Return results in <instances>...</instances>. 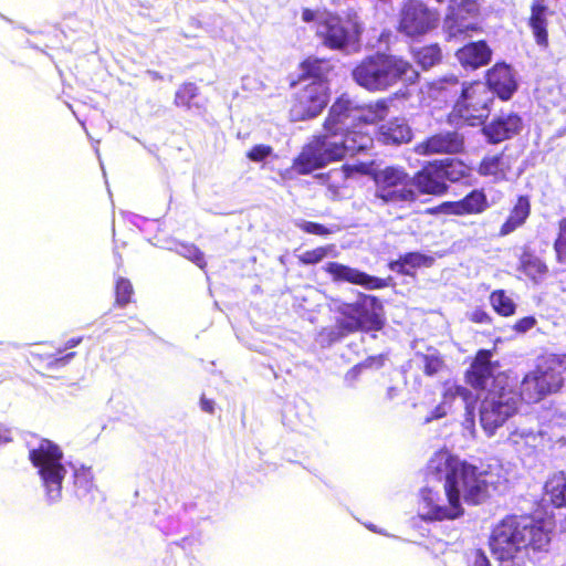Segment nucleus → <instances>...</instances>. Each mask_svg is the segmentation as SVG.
<instances>
[{"mask_svg": "<svg viewBox=\"0 0 566 566\" xmlns=\"http://www.w3.org/2000/svg\"><path fill=\"white\" fill-rule=\"evenodd\" d=\"M427 485L420 491L418 515L424 521L454 520L463 514L462 500L479 504L500 489V479L451 454L437 451L427 465Z\"/></svg>", "mask_w": 566, "mask_h": 566, "instance_id": "nucleus-1", "label": "nucleus"}, {"mask_svg": "<svg viewBox=\"0 0 566 566\" xmlns=\"http://www.w3.org/2000/svg\"><path fill=\"white\" fill-rule=\"evenodd\" d=\"M387 114L388 103L385 99L360 105L347 94L342 95L329 109L324 134L302 150L294 161V169L303 175L310 174L346 155L368 150L374 140L364 129L365 125L377 123Z\"/></svg>", "mask_w": 566, "mask_h": 566, "instance_id": "nucleus-2", "label": "nucleus"}, {"mask_svg": "<svg viewBox=\"0 0 566 566\" xmlns=\"http://www.w3.org/2000/svg\"><path fill=\"white\" fill-rule=\"evenodd\" d=\"M29 460L36 470L49 504H56L62 500L63 481L67 474V464L60 446L49 439H40L29 443ZM73 472L74 492L78 499H85L94 490L92 469L84 464H71Z\"/></svg>", "mask_w": 566, "mask_h": 566, "instance_id": "nucleus-3", "label": "nucleus"}, {"mask_svg": "<svg viewBox=\"0 0 566 566\" xmlns=\"http://www.w3.org/2000/svg\"><path fill=\"white\" fill-rule=\"evenodd\" d=\"M354 81L369 92H381L398 82L413 84L419 73L406 60L377 53L365 57L354 70Z\"/></svg>", "mask_w": 566, "mask_h": 566, "instance_id": "nucleus-4", "label": "nucleus"}, {"mask_svg": "<svg viewBox=\"0 0 566 566\" xmlns=\"http://www.w3.org/2000/svg\"><path fill=\"white\" fill-rule=\"evenodd\" d=\"M333 307L342 316L339 326L348 333L380 331L384 326L382 305L376 296L359 294L356 302L334 301Z\"/></svg>", "mask_w": 566, "mask_h": 566, "instance_id": "nucleus-5", "label": "nucleus"}, {"mask_svg": "<svg viewBox=\"0 0 566 566\" xmlns=\"http://www.w3.org/2000/svg\"><path fill=\"white\" fill-rule=\"evenodd\" d=\"M363 32V25L356 12H347L345 17L324 13L319 17L316 29L323 44L332 50H346L356 44Z\"/></svg>", "mask_w": 566, "mask_h": 566, "instance_id": "nucleus-6", "label": "nucleus"}, {"mask_svg": "<svg viewBox=\"0 0 566 566\" xmlns=\"http://www.w3.org/2000/svg\"><path fill=\"white\" fill-rule=\"evenodd\" d=\"M375 197L384 205L403 207L417 200L411 178L403 168L388 166L374 172Z\"/></svg>", "mask_w": 566, "mask_h": 566, "instance_id": "nucleus-7", "label": "nucleus"}, {"mask_svg": "<svg viewBox=\"0 0 566 566\" xmlns=\"http://www.w3.org/2000/svg\"><path fill=\"white\" fill-rule=\"evenodd\" d=\"M518 395L506 386L489 389L480 406V423L488 437L495 434L517 410Z\"/></svg>", "mask_w": 566, "mask_h": 566, "instance_id": "nucleus-8", "label": "nucleus"}, {"mask_svg": "<svg viewBox=\"0 0 566 566\" xmlns=\"http://www.w3.org/2000/svg\"><path fill=\"white\" fill-rule=\"evenodd\" d=\"M492 102L493 93L483 82L463 84L450 115L451 120L459 118L470 126L480 125L489 117Z\"/></svg>", "mask_w": 566, "mask_h": 566, "instance_id": "nucleus-9", "label": "nucleus"}, {"mask_svg": "<svg viewBox=\"0 0 566 566\" xmlns=\"http://www.w3.org/2000/svg\"><path fill=\"white\" fill-rule=\"evenodd\" d=\"M523 538L521 516L509 515L493 526L489 538L490 549L497 559L509 562L522 554Z\"/></svg>", "mask_w": 566, "mask_h": 566, "instance_id": "nucleus-10", "label": "nucleus"}, {"mask_svg": "<svg viewBox=\"0 0 566 566\" xmlns=\"http://www.w3.org/2000/svg\"><path fill=\"white\" fill-rule=\"evenodd\" d=\"M439 13L420 0H405L399 10L398 31L406 36L417 38L436 29Z\"/></svg>", "mask_w": 566, "mask_h": 566, "instance_id": "nucleus-11", "label": "nucleus"}, {"mask_svg": "<svg viewBox=\"0 0 566 566\" xmlns=\"http://www.w3.org/2000/svg\"><path fill=\"white\" fill-rule=\"evenodd\" d=\"M479 4L475 0H451L443 21V31L449 39H465L480 29Z\"/></svg>", "mask_w": 566, "mask_h": 566, "instance_id": "nucleus-12", "label": "nucleus"}, {"mask_svg": "<svg viewBox=\"0 0 566 566\" xmlns=\"http://www.w3.org/2000/svg\"><path fill=\"white\" fill-rule=\"evenodd\" d=\"M328 87L326 81H313L304 85L296 94L291 107L292 120H304L317 116L327 105Z\"/></svg>", "mask_w": 566, "mask_h": 566, "instance_id": "nucleus-13", "label": "nucleus"}, {"mask_svg": "<svg viewBox=\"0 0 566 566\" xmlns=\"http://www.w3.org/2000/svg\"><path fill=\"white\" fill-rule=\"evenodd\" d=\"M468 384L475 389H483L492 381L491 389L505 386L506 377L499 371V363L493 360L492 350L480 349L465 374Z\"/></svg>", "mask_w": 566, "mask_h": 566, "instance_id": "nucleus-14", "label": "nucleus"}, {"mask_svg": "<svg viewBox=\"0 0 566 566\" xmlns=\"http://www.w3.org/2000/svg\"><path fill=\"white\" fill-rule=\"evenodd\" d=\"M521 532L523 535L522 554L532 557L537 553H546L551 545V531L545 522L531 516H521Z\"/></svg>", "mask_w": 566, "mask_h": 566, "instance_id": "nucleus-15", "label": "nucleus"}, {"mask_svg": "<svg viewBox=\"0 0 566 566\" xmlns=\"http://www.w3.org/2000/svg\"><path fill=\"white\" fill-rule=\"evenodd\" d=\"M324 269L336 282H348L368 290H377L386 286L385 280L338 262H328L325 264Z\"/></svg>", "mask_w": 566, "mask_h": 566, "instance_id": "nucleus-16", "label": "nucleus"}, {"mask_svg": "<svg viewBox=\"0 0 566 566\" xmlns=\"http://www.w3.org/2000/svg\"><path fill=\"white\" fill-rule=\"evenodd\" d=\"M463 148V137L457 132L444 130L419 143L415 150L419 155L457 154Z\"/></svg>", "mask_w": 566, "mask_h": 566, "instance_id": "nucleus-17", "label": "nucleus"}, {"mask_svg": "<svg viewBox=\"0 0 566 566\" xmlns=\"http://www.w3.org/2000/svg\"><path fill=\"white\" fill-rule=\"evenodd\" d=\"M546 432L538 428L534 429L523 423L515 426L507 436V442L516 452L530 455L543 447Z\"/></svg>", "mask_w": 566, "mask_h": 566, "instance_id": "nucleus-18", "label": "nucleus"}, {"mask_svg": "<svg viewBox=\"0 0 566 566\" xmlns=\"http://www.w3.org/2000/svg\"><path fill=\"white\" fill-rule=\"evenodd\" d=\"M522 129V118L512 112L501 113L483 127L488 140L493 144L510 139Z\"/></svg>", "mask_w": 566, "mask_h": 566, "instance_id": "nucleus-19", "label": "nucleus"}, {"mask_svg": "<svg viewBox=\"0 0 566 566\" xmlns=\"http://www.w3.org/2000/svg\"><path fill=\"white\" fill-rule=\"evenodd\" d=\"M485 84L490 87L493 96L496 94L504 101L510 99L517 88L513 72L506 64L494 65L486 74Z\"/></svg>", "mask_w": 566, "mask_h": 566, "instance_id": "nucleus-20", "label": "nucleus"}, {"mask_svg": "<svg viewBox=\"0 0 566 566\" xmlns=\"http://www.w3.org/2000/svg\"><path fill=\"white\" fill-rule=\"evenodd\" d=\"M566 371L565 354H546L544 355L535 370V373L545 382L556 391L563 385V375Z\"/></svg>", "mask_w": 566, "mask_h": 566, "instance_id": "nucleus-21", "label": "nucleus"}, {"mask_svg": "<svg viewBox=\"0 0 566 566\" xmlns=\"http://www.w3.org/2000/svg\"><path fill=\"white\" fill-rule=\"evenodd\" d=\"M512 168L511 157L504 153L485 156L478 168V174L490 178L493 182L507 180V175Z\"/></svg>", "mask_w": 566, "mask_h": 566, "instance_id": "nucleus-22", "label": "nucleus"}, {"mask_svg": "<svg viewBox=\"0 0 566 566\" xmlns=\"http://www.w3.org/2000/svg\"><path fill=\"white\" fill-rule=\"evenodd\" d=\"M411 182L412 188L417 187L422 193L441 195L447 190V185L442 180L437 161L426 166L411 178Z\"/></svg>", "mask_w": 566, "mask_h": 566, "instance_id": "nucleus-23", "label": "nucleus"}, {"mask_svg": "<svg viewBox=\"0 0 566 566\" xmlns=\"http://www.w3.org/2000/svg\"><path fill=\"white\" fill-rule=\"evenodd\" d=\"M492 51L485 41L471 42L457 51V57L465 69H479L491 61Z\"/></svg>", "mask_w": 566, "mask_h": 566, "instance_id": "nucleus-24", "label": "nucleus"}, {"mask_svg": "<svg viewBox=\"0 0 566 566\" xmlns=\"http://www.w3.org/2000/svg\"><path fill=\"white\" fill-rule=\"evenodd\" d=\"M410 368L421 369L426 376L433 377L440 375L447 365L439 350L433 347H427L424 352L417 350L409 360Z\"/></svg>", "mask_w": 566, "mask_h": 566, "instance_id": "nucleus-25", "label": "nucleus"}, {"mask_svg": "<svg viewBox=\"0 0 566 566\" xmlns=\"http://www.w3.org/2000/svg\"><path fill=\"white\" fill-rule=\"evenodd\" d=\"M488 207L486 197L482 191L473 190L462 200L446 202L441 210L451 214L480 213Z\"/></svg>", "mask_w": 566, "mask_h": 566, "instance_id": "nucleus-26", "label": "nucleus"}, {"mask_svg": "<svg viewBox=\"0 0 566 566\" xmlns=\"http://www.w3.org/2000/svg\"><path fill=\"white\" fill-rule=\"evenodd\" d=\"M379 140L387 145H398L411 139V129L403 118H395L379 128Z\"/></svg>", "mask_w": 566, "mask_h": 566, "instance_id": "nucleus-27", "label": "nucleus"}, {"mask_svg": "<svg viewBox=\"0 0 566 566\" xmlns=\"http://www.w3.org/2000/svg\"><path fill=\"white\" fill-rule=\"evenodd\" d=\"M553 389L535 371L526 375L521 384V394L518 399L527 403L539 401L544 396L552 392Z\"/></svg>", "mask_w": 566, "mask_h": 566, "instance_id": "nucleus-28", "label": "nucleus"}, {"mask_svg": "<svg viewBox=\"0 0 566 566\" xmlns=\"http://www.w3.org/2000/svg\"><path fill=\"white\" fill-rule=\"evenodd\" d=\"M531 213L530 199L526 196H520L513 206L506 221L500 229V235L505 237L522 227Z\"/></svg>", "mask_w": 566, "mask_h": 566, "instance_id": "nucleus-29", "label": "nucleus"}, {"mask_svg": "<svg viewBox=\"0 0 566 566\" xmlns=\"http://www.w3.org/2000/svg\"><path fill=\"white\" fill-rule=\"evenodd\" d=\"M441 397V401L446 402L449 410L452 409L453 403L458 400L461 401L463 406L475 405L476 402V397L470 389L451 380L443 384Z\"/></svg>", "mask_w": 566, "mask_h": 566, "instance_id": "nucleus-30", "label": "nucleus"}, {"mask_svg": "<svg viewBox=\"0 0 566 566\" xmlns=\"http://www.w3.org/2000/svg\"><path fill=\"white\" fill-rule=\"evenodd\" d=\"M547 7L543 0H536L532 4V13L530 18V25L537 44L545 45L547 43V21H546Z\"/></svg>", "mask_w": 566, "mask_h": 566, "instance_id": "nucleus-31", "label": "nucleus"}, {"mask_svg": "<svg viewBox=\"0 0 566 566\" xmlns=\"http://www.w3.org/2000/svg\"><path fill=\"white\" fill-rule=\"evenodd\" d=\"M545 495L549 497V501L556 507L566 506V473L557 472L554 473L546 481Z\"/></svg>", "mask_w": 566, "mask_h": 566, "instance_id": "nucleus-32", "label": "nucleus"}, {"mask_svg": "<svg viewBox=\"0 0 566 566\" xmlns=\"http://www.w3.org/2000/svg\"><path fill=\"white\" fill-rule=\"evenodd\" d=\"M331 65L326 60L316 57L306 59L300 67V80L305 81H325V76L329 72Z\"/></svg>", "mask_w": 566, "mask_h": 566, "instance_id": "nucleus-33", "label": "nucleus"}, {"mask_svg": "<svg viewBox=\"0 0 566 566\" xmlns=\"http://www.w3.org/2000/svg\"><path fill=\"white\" fill-rule=\"evenodd\" d=\"M432 262L433 259L431 256L419 252H410L401 256L398 261L391 262L390 269L401 274H410L411 270L420 266H430Z\"/></svg>", "mask_w": 566, "mask_h": 566, "instance_id": "nucleus-34", "label": "nucleus"}, {"mask_svg": "<svg viewBox=\"0 0 566 566\" xmlns=\"http://www.w3.org/2000/svg\"><path fill=\"white\" fill-rule=\"evenodd\" d=\"M439 170L442 175V180L446 184L447 180L451 182L459 181L468 175L467 166L461 161L453 159H446L437 161Z\"/></svg>", "mask_w": 566, "mask_h": 566, "instance_id": "nucleus-35", "label": "nucleus"}, {"mask_svg": "<svg viewBox=\"0 0 566 566\" xmlns=\"http://www.w3.org/2000/svg\"><path fill=\"white\" fill-rule=\"evenodd\" d=\"M441 57V49L437 44L420 48L415 52V60L423 70L438 64Z\"/></svg>", "mask_w": 566, "mask_h": 566, "instance_id": "nucleus-36", "label": "nucleus"}, {"mask_svg": "<svg viewBox=\"0 0 566 566\" xmlns=\"http://www.w3.org/2000/svg\"><path fill=\"white\" fill-rule=\"evenodd\" d=\"M490 302L494 311L502 316H510L515 312L514 301L503 290L494 291Z\"/></svg>", "mask_w": 566, "mask_h": 566, "instance_id": "nucleus-37", "label": "nucleus"}, {"mask_svg": "<svg viewBox=\"0 0 566 566\" xmlns=\"http://www.w3.org/2000/svg\"><path fill=\"white\" fill-rule=\"evenodd\" d=\"M334 251V245L319 247L310 251H305L300 256V260L304 264H315L322 261L327 255L333 254Z\"/></svg>", "mask_w": 566, "mask_h": 566, "instance_id": "nucleus-38", "label": "nucleus"}, {"mask_svg": "<svg viewBox=\"0 0 566 566\" xmlns=\"http://www.w3.org/2000/svg\"><path fill=\"white\" fill-rule=\"evenodd\" d=\"M115 293L116 303L120 306H125L130 302V297L133 295L132 283L124 277H118L116 280Z\"/></svg>", "mask_w": 566, "mask_h": 566, "instance_id": "nucleus-39", "label": "nucleus"}, {"mask_svg": "<svg viewBox=\"0 0 566 566\" xmlns=\"http://www.w3.org/2000/svg\"><path fill=\"white\" fill-rule=\"evenodd\" d=\"M198 94V87L193 83L184 84L175 95V103L178 106H189L192 98Z\"/></svg>", "mask_w": 566, "mask_h": 566, "instance_id": "nucleus-40", "label": "nucleus"}, {"mask_svg": "<svg viewBox=\"0 0 566 566\" xmlns=\"http://www.w3.org/2000/svg\"><path fill=\"white\" fill-rule=\"evenodd\" d=\"M369 165L366 163H359L357 165H344L340 170H336L334 174L337 179L345 181L354 172L368 174Z\"/></svg>", "mask_w": 566, "mask_h": 566, "instance_id": "nucleus-41", "label": "nucleus"}, {"mask_svg": "<svg viewBox=\"0 0 566 566\" xmlns=\"http://www.w3.org/2000/svg\"><path fill=\"white\" fill-rule=\"evenodd\" d=\"M179 253L186 259L192 261L200 269L205 268V258L202 252L192 244L181 245Z\"/></svg>", "mask_w": 566, "mask_h": 566, "instance_id": "nucleus-42", "label": "nucleus"}, {"mask_svg": "<svg viewBox=\"0 0 566 566\" xmlns=\"http://www.w3.org/2000/svg\"><path fill=\"white\" fill-rule=\"evenodd\" d=\"M296 227L302 229L306 233L316 234V235H327L332 233L329 229L325 226L312 221L300 220L296 221Z\"/></svg>", "mask_w": 566, "mask_h": 566, "instance_id": "nucleus-43", "label": "nucleus"}, {"mask_svg": "<svg viewBox=\"0 0 566 566\" xmlns=\"http://www.w3.org/2000/svg\"><path fill=\"white\" fill-rule=\"evenodd\" d=\"M555 251L559 261L566 259V219L559 222V233L555 241Z\"/></svg>", "mask_w": 566, "mask_h": 566, "instance_id": "nucleus-44", "label": "nucleus"}, {"mask_svg": "<svg viewBox=\"0 0 566 566\" xmlns=\"http://www.w3.org/2000/svg\"><path fill=\"white\" fill-rule=\"evenodd\" d=\"M474 406L469 405L464 407V418L462 421V427L467 431V434L473 437L475 433V415H474Z\"/></svg>", "mask_w": 566, "mask_h": 566, "instance_id": "nucleus-45", "label": "nucleus"}, {"mask_svg": "<svg viewBox=\"0 0 566 566\" xmlns=\"http://www.w3.org/2000/svg\"><path fill=\"white\" fill-rule=\"evenodd\" d=\"M272 154V148L266 145H255L248 153V158L252 161L260 163Z\"/></svg>", "mask_w": 566, "mask_h": 566, "instance_id": "nucleus-46", "label": "nucleus"}, {"mask_svg": "<svg viewBox=\"0 0 566 566\" xmlns=\"http://www.w3.org/2000/svg\"><path fill=\"white\" fill-rule=\"evenodd\" d=\"M472 566H491V563L486 555L482 551L478 549L474 552V559ZM503 566H524V564L520 560L511 559V563H507Z\"/></svg>", "mask_w": 566, "mask_h": 566, "instance_id": "nucleus-47", "label": "nucleus"}, {"mask_svg": "<svg viewBox=\"0 0 566 566\" xmlns=\"http://www.w3.org/2000/svg\"><path fill=\"white\" fill-rule=\"evenodd\" d=\"M451 410L448 409V406H446V402L440 401L439 405H437L428 416L424 417L423 423H429L433 420L441 419L446 417Z\"/></svg>", "mask_w": 566, "mask_h": 566, "instance_id": "nucleus-48", "label": "nucleus"}, {"mask_svg": "<svg viewBox=\"0 0 566 566\" xmlns=\"http://www.w3.org/2000/svg\"><path fill=\"white\" fill-rule=\"evenodd\" d=\"M535 323H536V321L532 316L523 317L522 319L516 322L515 329L517 332H523L524 333V332L530 331L535 325Z\"/></svg>", "mask_w": 566, "mask_h": 566, "instance_id": "nucleus-49", "label": "nucleus"}, {"mask_svg": "<svg viewBox=\"0 0 566 566\" xmlns=\"http://www.w3.org/2000/svg\"><path fill=\"white\" fill-rule=\"evenodd\" d=\"M364 368L363 365H356L352 369H349L345 375V381L349 385H353L355 380L359 377L361 369Z\"/></svg>", "mask_w": 566, "mask_h": 566, "instance_id": "nucleus-50", "label": "nucleus"}, {"mask_svg": "<svg viewBox=\"0 0 566 566\" xmlns=\"http://www.w3.org/2000/svg\"><path fill=\"white\" fill-rule=\"evenodd\" d=\"M75 356V353H69L61 357L54 358L49 365L55 367H63L71 361V359Z\"/></svg>", "mask_w": 566, "mask_h": 566, "instance_id": "nucleus-51", "label": "nucleus"}, {"mask_svg": "<svg viewBox=\"0 0 566 566\" xmlns=\"http://www.w3.org/2000/svg\"><path fill=\"white\" fill-rule=\"evenodd\" d=\"M323 13H318L316 11H313L311 9H304L302 11V20L304 22H313V21H319V17L322 15Z\"/></svg>", "mask_w": 566, "mask_h": 566, "instance_id": "nucleus-52", "label": "nucleus"}, {"mask_svg": "<svg viewBox=\"0 0 566 566\" xmlns=\"http://www.w3.org/2000/svg\"><path fill=\"white\" fill-rule=\"evenodd\" d=\"M471 319L476 323H486L489 321V315L482 310H475L471 314Z\"/></svg>", "mask_w": 566, "mask_h": 566, "instance_id": "nucleus-53", "label": "nucleus"}, {"mask_svg": "<svg viewBox=\"0 0 566 566\" xmlns=\"http://www.w3.org/2000/svg\"><path fill=\"white\" fill-rule=\"evenodd\" d=\"M11 441V430L4 424L0 423V444Z\"/></svg>", "mask_w": 566, "mask_h": 566, "instance_id": "nucleus-54", "label": "nucleus"}, {"mask_svg": "<svg viewBox=\"0 0 566 566\" xmlns=\"http://www.w3.org/2000/svg\"><path fill=\"white\" fill-rule=\"evenodd\" d=\"M200 405H201V409L205 412L213 413V411H214V402H213V400L207 399V398H201Z\"/></svg>", "mask_w": 566, "mask_h": 566, "instance_id": "nucleus-55", "label": "nucleus"}, {"mask_svg": "<svg viewBox=\"0 0 566 566\" xmlns=\"http://www.w3.org/2000/svg\"><path fill=\"white\" fill-rule=\"evenodd\" d=\"M81 342H82L81 337L71 338V339L66 340V343L64 345V348L63 349H59L57 352H59V354H62L66 349H71V348L76 347Z\"/></svg>", "mask_w": 566, "mask_h": 566, "instance_id": "nucleus-56", "label": "nucleus"}, {"mask_svg": "<svg viewBox=\"0 0 566 566\" xmlns=\"http://www.w3.org/2000/svg\"><path fill=\"white\" fill-rule=\"evenodd\" d=\"M394 395H395V388L391 387V388L388 389V397L392 398Z\"/></svg>", "mask_w": 566, "mask_h": 566, "instance_id": "nucleus-57", "label": "nucleus"}, {"mask_svg": "<svg viewBox=\"0 0 566 566\" xmlns=\"http://www.w3.org/2000/svg\"><path fill=\"white\" fill-rule=\"evenodd\" d=\"M149 74H150L154 78H160V75H159L157 72H149Z\"/></svg>", "mask_w": 566, "mask_h": 566, "instance_id": "nucleus-58", "label": "nucleus"}, {"mask_svg": "<svg viewBox=\"0 0 566 566\" xmlns=\"http://www.w3.org/2000/svg\"><path fill=\"white\" fill-rule=\"evenodd\" d=\"M537 269H538L539 272H542V271L545 270V266L542 263L538 262Z\"/></svg>", "mask_w": 566, "mask_h": 566, "instance_id": "nucleus-59", "label": "nucleus"}, {"mask_svg": "<svg viewBox=\"0 0 566 566\" xmlns=\"http://www.w3.org/2000/svg\"><path fill=\"white\" fill-rule=\"evenodd\" d=\"M368 528H369V530H371L373 532H377V533L382 534V532L377 531L375 526H371V525H370V526H368Z\"/></svg>", "mask_w": 566, "mask_h": 566, "instance_id": "nucleus-60", "label": "nucleus"}, {"mask_svg": "<svg viewBox=\"0 0 566 566\" xmlns=\"http://www.w3.org/2000/svg\"><path fill=\"white\" fill-rule=\"evenodd\" d=\"M451 81L454 82V83H458V78L457 77H451Z\"/></svg>", "mask_w": 566, "mask_h": 566, "instance_id": "nucleus-61", "label": "nucleus"}, {"mask_svg": "<svg viewBox=\"0 0 566 566\" xmlns=\"http://www.w3.org/2000/svg\"><path fill=\"white\" fill-rule=\"evenodd\" d=\"M438 2H443L444 0H437Z\"/></svg>", "mask_w": 566, "mask_h": 566, "instance_id": "nucleus-62", "label": "nucleus"}]
</instances>
